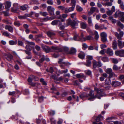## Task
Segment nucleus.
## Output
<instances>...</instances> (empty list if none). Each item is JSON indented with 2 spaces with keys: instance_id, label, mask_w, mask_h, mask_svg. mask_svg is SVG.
I'll use <instances>...</instances> for the list:
<instances>
[{
  "instance_id": "obj_23",
  "label": "nucleus",
  "mask_w": 124,
  "mask_h": 124,
  "mask_svg": "<svg viewBox=\"0 0 124 124\" xmlns=\"http://www.w3.org/2000/svg\"><path fill=\"white\" fill-rule=\"evenodd\" d=\"M115 16H124V13L118 10L116 12L115 14Z\"/></svg>"
},
{
  "instance_id": "obj_52",
  "label": "nucleus",
  "mask_w": 124,
  "mask_h": 124,
  "mask_svg": "<svg viewBox=\"0 0 124 124\" xmlns=\"http://www.w3.org/2000/svg\"><path fill=\"white\" fill-rule=\"evenodd\" d=\"M68 71V70L67 69H66L65 70H62V71L60 70L59 71V73L60 74H62L63 73H66Z\"/></svg>"
},
{
  "instance_id": "obj_13",
  "label": "nucleus",
  "mask_w": 124,
  "mask_h": 124,
  "mask_svg": "<svg viewBox=\"0 0 124 124\" xmlns=\"http://www.w3.org/2000/svg\"><path fill=\"white\" fill-rule=\"evenodd\" d=\"M120 84V82L117 81H113L111 83V85L113 87H115L119 86Z\"/></svg>"
},
{
  "instance_id": "obj_61",
  "label": "nucleus",
  "mask_w": 124,
  "mask_h": 124,
  "mask_svg": "<svg viewBox=\"0 0 124 124\" xmlns=\"http://www.w3.org/2000/svg\"><path fill=\"white\" fill-rule=\"evenodd\" d=\"M119 95L124 100V93H119Z\"/></svg>"
},
{
  "instance_id": "obj_20",
  "label": "nucleus",
  "mask_w": 124,
  "mask_h": 124,
  "mask_svg": "<svg viewBox=\"0 0 124 124\" xmlns=\"http://www.w3.org/2000/svg\"><path fill=\"white\" fill-rule=\"evenodd\" d=\"M107 53L109 56H112L113 55V52L112 50L110 48L107 49Z\"/></svg>"
},
{
  "instance_id": "obj_35",
  "label": "nucleus",
  "mask_w": 124,
  "mask_h": 124,
  "mask_svg": "<svg viewBox=\"0 0 124 124\" xmlns=\"http://www.w3.org/2000/svg\"><path fill=\"white\" fill-rule=\"evenodd\" d=\"M94 35H95V39L96 40H97L99 37V35L98 32L97 31H95L94 32Z\"/></svg>"
},
{
  "instance_id": "obj_62",
  "label": "nucleus",
  "mask_w": 124,
  "mask_h": 124,
  "mask_svg": "<svg viewBox=\"0 0 124 124\" xmlns=\"http://www.w3.org/2000/svg\"><path fill=\"white\" fill-rule=\"evenodd\" d=\"M25 48L27 51H31V48L29 46L27 45L26 46Z\"/></svg>"
},
{
  "instance_id": "obj_57",
  "label": "nucleus",
  "mask_w": 124,
  "mask_h": 124,
  "mask_svg": "<svg viewBox=\"0 0 124 124\" xmlns=\"http://www.w3.org/2000/svg\"><path fill=\"white\" fill-rule=\"evenodd\" d=\"M87 60H91L93 59V57L92 56L87 55L86 56Z\"/></svg>"
},
{
  "instance_id": "obj_40",
  "label": "nucleus",
  "mask_w": 124,
  "mask_h": 124,
  "mask_svg": "<svg viewBox=\"0 0 124 124\" xmlns=\"http://www.w3.org/2000/svg\"><path fill=\"white\" fill-rule=\"evenodd\" d=\"M117 25L119 26L121 29H123L124 28V26L123 24L121 23L120 22H118L117 23Z\"/></svg>"
},
{
  "instance_id": "obj_47",
  "label": "nucleus",
  "mask_w": 124,
  "mask_h": 124,
  "mask_svg": "<svg viewBox=\"0 0 124 124\" xmlns=\"http://www.w3.org/2000/svg\"><path fill=\"white\" fill-rule=\"evenodd\" d=\"M113 13V12L110 10H108L106 12L108 16H110Z\"/></svg>"
},
{
  "instance_id": "obj_6",
  "label": "nucleus",
  "mask_w": 124,
  "mask_h": 124,
  "mask_svg": "<svg viewBox=\"0 0 124 124\" xmlns=\"http://www.w3.org/2000/svg\"><path fill=\"white\" fill-rule=\"evenodd\" d=\"M115 54L117 56H119L120 57H124V50H121L116 51L115 52Z\"/></svg>"
},
{
  "instance_id": "obj_53",
  "label": "nucleus",
  "mask_w": 124,
  "mask_h": 124,
  "mask_svg": "<svg viewBox=\"0 0 124 124\" xmlns=\"http://www.w3.org/2000/svg\"><path fill=\"white\" fill-rule=\"evenodd\" d=\"M14 25L16 26H19L20 25V24L19 22L18 21H16L14 22Z\"/></svg>"
},
{
  "instance_id": "obj_22",
  "label": "nucleus",
  "mask_w": 124,
  "mask_h": 124,
  "mask_svg": "<svg viewBox=\"0 0 124 124\" xmlns=\"http://www.w3.org/2000/svg\"><path fill=\"white\" fill-rule=\"evenodd\" d=\"M121 40H117V44L119 48H122L123 47V43Z\"/></svg>"
},
{
  "instance_id": "obj_46",
  "label": "nucleus",
  "mask_w": 124,
  "mask_h": 124,
  "mask_svg": "<svg viewBox=\"0 0 124 124\" xmlns=\"http://www.w3.org/2000/svg\"><path fill=\"white\" fill-rule=\"evenodd\" d=\"M39 15H42V16H46L47 14V13L46 12H40L39 13Z\"/></svg>"
},
{
  "instance_id": "obj_37",
  "label": "nucleus",
  "mask_w": 124,
  "mask_h": 124,
  "mask_svg": "<svg viewBox=\"0 0 124 124\" xmlns=\"http://www.w3.org/2000/svg\"><path fill=\"white\" fill-rule=\"evenodd\" d=\"M108 19L109 20H111L112 23H115L116 22V20L115 19H113V17L112 16H110L108 18Z\"/></svg>"
},
{
  "instance_id": "obj_26",
  "label": "nucleus",
  "mask_w": 124,
  "mask_h": 124,
  "mask_svg": "<svg viewBox=\"0 0 124 124\" xmlns=\"http://www.w3.org/2000/svg\"><path fill=\"white\" fill-rule=\"evenodd\" d=\"M103 117L101 114L99 115L96 118L95 120L96 122H98L100 121L101 119H103Z\"/></svg>"
},
{
  "instance_id": "obj_36",
  "label": "nucleus",
  "mask_w": 124,
  "mask_h": 124,
  "mask_svg": "<svg viewBox=\"0 0 124 124\" xmlns=\"http://www.w3.org/2000/svg\"><path fill=\"white\" fill-rule=\"evenodd\" d=\"M115 34L118 40H122V37L118 33L116 32L115 33Z\"/></svg>"
},
{
  "instance_id": "obj_55",
  "label": "nucleus",
  "mask_w": 124,
  "mask_h": 124,
  "mask_svg": "<svg viewBox=\"0 0 124 124\" xmlns=\"http://www.w3.org/2000/svg\"><path fill=\"white\" fill-rule=\"evenodd\" d=\"M63 59H60L59 60V61H58V63L60 64H64L65 63V62L63 61Z\"/></svg>"
},
{
  "instance_id": "obj_29",
  "label": "nucleus",
  "mask_w": 124,
  "mask_h": 124,
  "mask_svg": "<svg viewBox=\"0 0 124 124\" xmlns=\"http://www.w3.org/2000/svg\"><path fill=\"white\" fill-rule=\"evenodd\" d=\"M76 52V49L73 48H72L70 50V54H74Z\"/></svg>"
},
{
  "instance_id": "obj_54",
  "label": "nucleus",
  "mask_w": 124,
  "mask_h": 124,
  "mask_svg": "<svg viewBox=\"0 0 124 124\" xmlns=\"http://www.w3.org/2000/svg\"><path fill=\"white\" fill-rule=\"evenodd\" d=\"M85 73L88 75H90L91 74V72L90 70H87L85 71Z\"/></svg>"
},
{
  "instance_id": "obj_11",
  "label": "nucleus",
  "mask_w": 124,
  "mask_h": 124,
  "mask_svg": "<svg viewBox=\"0 0 124 124\" xmlns=\"http://www.w3.org/2000/svg\"><path fill=\"white\" fill-rule=\"evenodd\" d=\"M92 35H89L86 36L85 38H83L82 39V41H85L86 40H91L93 39V38L92 36Z\"/></svg>"
},
{
  "instance_id": "obj_8",
  "label": "nucleus",
  "mask_w": 124,
  "mask_h": 124,
  "mask_svg": "<svg viewBox=\"0 0 124 124\" xmlns=\"http://www.w3.org/2000/svg\"><path fill=\"white\" fill-rule=\"evenodd\" d=\"M81 36L82 38V39H80L78 35V34H75L74 37L73 39L77 41H82V39L84 37V35L83 33H82L81 34Z\"/></svg>"
},
{
  "instance_id": "obj_12",
  "label": "nucleus",
  "mask_w": 124,
  "mask_h": 124,
  "mask_svg": "<svg viewBox=\"0 0 124 124\" xmlns=\"http://www.w3.org/2000/svg\"><path fill=\"white\" fill-rule=\"evenodd\" d=\"M4 5L5 6V8L8 10L11 6V3L8 1H6L4 3Z\"/></svg>"
},
{
  "instance_id": "obj_7",
  "label": "nucleus",
  "mask_w": 124,
  "mask_h": 124,
  "mask_svg": "<svg viewBox=\"0 0 124 124\" xmlns=\"http://www.w3.org/2000/svg\"><path fill=\"white\" fill-rule=\"evenodd\" d=\"M54 8L51 6H48L47 8V10L49 12L51 16H54Z\"/></svg>"
},
{
  "instance_id": "obj_14",
  "label": "nucleus",
  "mask_w": 124,
  "mask_h": 124,
  "mask_svg": "<svg viewBox=\"0 0 124 124\" xmlns=\"http://www.w3.org/2000/svg\"><path fill=\"white\" fill-rule=\"evenodd\" d=\"M85 56V54L83 52H80L78 54V57L82 59H84Z\"/></svg>"
},
{
  "instance_id": "obj_41",
  "label": "nucleus",
  "mask_w": 124,
  "mask_h": 124,
  "mask_svg": "<svg viewBox=\"0 0 124 124\" xmlns=\"http://www.w3.org/2000/svg\"><path fill=\"white\" fill-rule=\"evenodd\" d=\"M102 4L105 6H110L112 5V4L111 2H107L104 4L103 3Z\"/></svg>"
},
{
  "instance_id": "obj_3",
  "label": "nucleus",
  "mask_w": 124,
  "mask_h": 124,
  "mask_svg": "<svg viewBox=\"0 0 124 124\" xmlns=\"http://www.w3.org/2000/svg\"><path fill=\"white\" fill-rule=\"evenodd\" d=\"M112 70L111 68H108L105 70L106 72L109 74V77L111 78L113 76L117 77V76L116 75L115 73L112 72Z\"/></svg>"
},
{
  "instance_id": "obj_31",
  "label": "nucleus",
  "mask_w": 124,
  "mask_h": 124,
  "mask_svg": "<svg viewBox=\"0 0 124 124\" xmlns=\"http://www.w3.org/2000/svg\"><path fill=\"white\" fill-rule=\"evenodd\" d=\"M17 40H16L15 41L11 40L9 41V43L11 45H15L17 44Z\"/></svg>"
},
{
  "instance_id": "obj_56",
  "label": "nucleus",
  "mask_w": 124,
  "mask_h": 124,
  "mask_svg": "<svg viewBox=\"0 0 124 124\" xmlns=\"http://www.w3.org/2000/svg\"><path fill=\"white\" fill-rule=\"evenodd\" d=\"M18 44L19 46H24L23 43L20 40H19L18 42Z\"/></svg>"
},
{
  "instance_id": "obj_24",
  "label": "nucleus",
  "mask_w": 124,
  "mask_h": 124,
  "mask_svg": "<svg viewBox=\"0 0 124 124\" xmlns=\"http://www.w3.org/2000/svg\"><path fill=\"white\" fill-rule=\"evenodd\" d=\"M29 7L28 5L25 4L23 6H20V9L23 10H25L27 9V8H28Z\"/></svg>"
},
{
  "instance_id": "obj_34",
  "label": "nucleus",
  "mask_w": 124,
  "mask_h": 124,
  "mask_svg": "<svg viewBox=\"0 0 124 124\" xmlns=\"http://www.w3.org/2000/svg\"><path fill=\"white\" fill-rule=\"evenodd\" d=\"M112 62L114 64L117 63L118 62V59L115 58H112L111 59Z\"/></svg>"
},
{
  "instance_id": "obj_17",
  "label": "nucleus",
  "mask_w": 124,
  "mask_h": 124,
  "mask_svg": "<svg viewBox=\"0 0 124 124\" xmlns=\"http://www.w3.org/2000/svg\"><path fill=\"white\" fill-rule=\"evenodd\" d=\"M112 44L113 49L114 50L117 49V43L116 40H114L113 41Z\"/></svg>"
},
{
  "instance_id": "obj_15",
  "label": "nucleus",
  "mask_w": 124,
  "mask_h": 124,
  "mask_svg": "<svg viewBox=\"0 0 124 124\" xmlns=\"http://www.w3.org/2000/svg\"><path fill=\"white\" fill-rule=\"evenodd\" d=\"M40 57L41 59L39 60V61L40 63H42L45 60V56L44 55H42L40 54L38 55Z\"/></svg>"
},
{
  "instance_id": "obj_32",
  "label": "nucleus",
  "mask_w": 124,
  "mask_h": 124,
  "mask_svg": "<svg viewBox=\"0 0 124 124\" xmlns=\"http://www.w3.org/2000/svg\"><path fill=\"white\" fill-rule=\"evenodd\" d=\"M76 77L77 78H82L84 77V75L82 73H80L77 74Z\"/></svg>"
},
{
  "instance_id": "obj_43",
  "label": "nucleus",
  "mask_w": 124,
  "mask_h": 124,
  "mask_svg": "<svg viewBox=\"0 0 124 124\" xmlns=\"http://www.w3.org/2000/svg\"><path fill=\"white\" fill-rule=\"evenodd\" d=\"M91 61L89 60H86V63L85 65L87 66H91Z\"/></svg>"
},
{
  "instance_id": "obj_18",
  "label": "nucleus",
  "mask_w": 124,
  "mask_h": 124,
  "mask_svg": "<svg viewBox=\"0 0 124 124\" xmlns=\"http://www.w3.org/2000/svg\"><path fill=\"white\" fill-rule=\"evenodd\" d=\"M64 32L60 31L59 32L60 35L62 37L64 38H65V37L66 38H67L68 37V36L66 33H64Z\"/></svg>"
},
{
  "instance_id": "obj_58",
  "label": "nucleus",
  "mask_w": 124,
  "mask_h": 124,
  "mask_svg": "<svg viewBox=\"0 0 124 124\" xmlns=\"http://www.w3.org/2000/svg\"><path fill=\"white\" fill-rule=\"evenodd\" d=\"M119 19L122 22H124V16H119Z\"/></svg>"
},
{
  "instance_id": "obj_45",
  "label": "nucleus",
  "mask_w": 124,
  "mask_h": 124,
  "mask_svg": "<svg viewBox=\"0 0 124 124\" xmlns=\"http://www.w3.org/2000/svg\"><path fill=\"white\" fill-rule=\"evenodd\" d=\"M35 45V44L33 42H30L28 41L27 42V45L29 46L30 45L34 46Z\"/></svg>"
},
{
  "instance_id": "obj_63",
  "label": "nucleus",
  "mask_w": 124,
  "mask_h": 124,
  "mask_svg": "<svg viewBox=\"0 0 124 124\" xmlns=\"http://www.w3.org/2000/svg\"><path fill=\"white\" fill-rule=\"evenodd\" d=\"M49 115L51 116H53L55 114V112L53 111H51L49 112Z\"/></svg>"
},
{
  "instance_id": "obj_21",
  "label": "nucleus",
  "mask_w": 124,
  "mask_h": 124,
  "mask_svg": "<svg viewBox=\"0 0 124 124\" xmlns=\"http://www.w3.org/2000/svg\"><path fill=\"white\" fill-rule=\"evenodd\" d=\"M51 49L52 51H51V52H58L60 51L59 48L57 47L52 46Z\"/></svg>"
},
{
  "instance_id": "obj_38",
  "label": "nucleus",
  "mask_w": 124,
  "mask_h": 124,
  "mask_svg": "<svg viewBox=\"0 0 124 124\" xmlns=\"http://www.w3.org/2000/svg\"><path fill=\"white\" fill-rule=\"evenodd\" d=\"M88 97V96L86 94V93H82L81 94L79 95L80 97L82 99H83V98L85 97Z\"/></svg>"
},
{
  "instance_id": "obj_2",
  "label": "nucleus",
  "mask_w": 124,
  "mask_h": 124,
  "mask_svg": "<svg viewBox=\"0 0 124 124\" xmlns=\"http://www.w3.org/2000/svg\"><path fill=\"white\" fill-rule=\"evenodd\" d=\"M79 23V21L76 19H75L73 21L69 20L67 22L68 25H71L72 28L74 29L77 28L76 26L78 25Z\"/></svg>"
},
{
  "instance_id": "obj_48",
  "label": "nucleus",
  "mask_w": 124,
  "mask_h": 124,
  "mask_svg": "<svg viewBox=\"0 0 124 124\" xmlns=\"http://www.w3.org/2000/svg\"><path fill=\"white\" fill-rule=\"evenodd\" d=\"M87 31L90 35L92 36L94 35L93 32L90 29H88Z\"/></svg>"
},
{
  "instance_id": "obj_4",
  "label": "nucleus",
  "mask_w": 124,
  "mask_h": 124,
  "mask_svg": "<svg viewBox=\"0 0 124 124\" xmlns=\"http://www.w3.org/2000/svg\"><path fill=\"white\" fill-rule=\"evenodd\" d=\"M93 62V67L94 68H95L97 67H101L102 65L101 62L100 61L97 62L95 60H94Z\"/></svg>"
},
{
  "instance_id": "obj_49",
  "label": "nucleus",
  "mask_w": 124,
  "mask_h": 124,
  "mask_svg": "<svg viewBox=\"0 0 124 124\" xmlns=\"http://www.w3.org/2000/svg\"><path fill=\"white\" fill-rule=\"evenodd\" d=\"M47 3L48 4L52 5L53 4V1L51 0H47Z\"/></svg>"
},
{
  "instance_id": "obj_50",
  "label": "nucleus",
  "mask_w": 124,
  "mask_h": 124,
  "mask_svg": "<svg viewBox=\"0 0 124 124\" xmlns=\"http://www.w3.org/2000/svg\"><path fill=\"white\" fill-rule=\"evenodd\" d=\"M76 0H71V4H72V6H73V7H75L76 5Z\"/></svg>"
},
{
  "instance_id": "obj_64",
  "label": "nucleus",
  "mask_w": 124,
  "mask_h": 124,
  "mask_svg": "<svg viewBox=\"0 0 124 124\" xmlns=\"http://www.w3.org/2000/svg\"><path fill=\"white\" fill-rule=\"evenodd\" d=\"M26 16H18L19 19H25L26 18Z\"/></svg>"
},
{
  "instance_id": "obj_27",
  "label": "nucleus",
  "mask_w": 124,
  "mask_h": 124,
  "mask_svg": "<svg viewBox=\"0 0 124 124\" xmlns=\"http://www.w3.org/2000/svg\"><path fill=\"white\" fill-rule=\"evenodd\" d=\"M13 56L10 54H8L7 55L6 57L7 60L8 61H10L13 58Z\"/></svg>"
},
{
  "instance_id": "obj_44",
  "label": "nucleus",
  "mask_w": 124,
  "mask_h": 124,
  "mask_svg": "<svg viewBox=\"0 0 124 124\" xmlns=\"http://www.w3.org/2000/svg\"><path fill=\"white\" fill-rule=\"evenodd\" d=\"M111 84V81L110 79L108 80H106L105 82V84L106 85H109Z\"/></svg>"
},
{
  "instance_id": "obj_5",
  "label": "nucleus",
  "mask_w": 124,
  "mask_h": 124,
  "mask_svg": "<svg viewBox=\"0 0 124 124\" xmlns=\"http://www.w3.org/2000/svg\"><path fill=\"white\" fill-rule=\"evenodd\" d=\"M13 7L11 8V11L14 13H17L19 8V6L18 4L17 3H15L13 5Z\"/></svg>"
},
{
  "instance_id": "obj_60",
  "label": "nucleus",
  "mask_w": 124,
  "mask_h": 124,
  "mask_svg": "<svg viewBox=\"0 0 124 124\" xmlns=\"http://www.w3.org/2000/svg\"><path fill=\"white\" fill-rule=\"evenodd\" d=\"M58 21L55 20L53 21L51 23V24L53 25H56L57 24Z\"/></svg>"
},
{
  "instance_id": "obj_25",
  "label": "nucleus",
  "mask_w": 124,
  "mask_h": 124,
  "mask_svg": "<svg viewBox=\"0 0 124 124\" xmlns=\"http://www.w3.org/2000/svg\"><path fill=\"white\" fill-rule=\"evenodd\" d=\"M112 69L114 70L117 71L120 69L121 67L118 66L116 64H114L113 65Z\"/></svg>"
},
{
  "instance_id": "obj_19",
  "label": "nucleus",
  "mask_w": 124,
  "mask_h": 124,
  "mask_svg": "<svg viewBox=\"0 0 124 124\" xmlns=\"http://www.w3.org/2000/svg\"><path fill=\"white\" fill-rule=\"evenodd\" d=\"M67 16H57V18L59 19L58 21L63 22L64 21L65 18Z\"/></svg>"
},
{
  "instance_id": "obj_9",
  "label": "nucleus",
  "mask_w": 124,
  "mask_h": 124,
  "mask_svg": "<svg viewBox=\"0 0 124 124\" xmlns=\"http://www.w3.org/2000/svg\"><path fill=\"white\" fill-rule=\"evenodd\" d=\"M101 36L102 41L105 42L106 41L107 34L106 33L104 32L101 33Z\"/></svg>"
},
{
  "instance_id": "obj_10",
  "label": "nucleus",
  "mask_w": 124,
  "mask_h": 124,
  "mask_svg": "<svg viewBox=\"0 0 124 124\" xmlns=\"http://www.w3.org/2000/svg\"><path fill=\"white\" fill-rule=\"evenodd\" d=\"M42 47L43 50L47 53H49L51 51H52L49 47L45 45H42Z\"/></svg>"
},
{
  "instance_id": "obj_39",
  "label": "nucleus",
  "mask_w": 124,
  "mask_h": 124,
  "mask_svg": "<svg viewBox=\"0 0 124 124\" xmlns=\"http://www.w3.org/2000/svg\"><path fill=\"white\" fill-rule=\"evenodd\" d=\"M76 9L79 12H81L83 10V8L80 6L77 5L76 6Z\"/></svg>"
},
{
  "instance_id": "obj_51",
  "label": "nucleus",
  "mask_w": 124,
  "mask_h": 124,
  "mask_svg": "<svg viewBox=\"0 0 124 124\" xmlns=\"http://www.w3.org/2000/svg\"><path fill=\"white\" fill-rule=\"evenodd\" d=\"M101 60L104 62H105L108 61V58L106 57H103L102 58Z\"/></svg>"
},
{
  "instance_id": "obj_59",
  "label": "nucleus",
  "mask_w": 124,
  "mask_h": 124,
  "mask_svg": "<svg viewBox=\"0 0 124 124\" xmlns=\"http://www.w3.org/2000/svg\"><path fill=\"white\" fill-rule=\"evenodd\" d=\"M16 92L15 91L10 92H9L8 94L10 95L14 96Z\"/></svg>"
},
{
  "instance_id": "obj_33",
  "label": "nucleus",
  "mask_w": 124,
  "mask_h": 124,
  "mask_svg": "<svg viewBox=\"0 0 124 124\" xmlns=\"http://www.w3.org/2000/svg\"><path fill=\"white\" fill-rule=\"evenodd\" d=\"M95 7L91 8L90 9V11L88 13L89 15H91L93 12L95 11Z\"/></svg>"
},
{
  "instance_id": "obj_16",
  "label": "nucleus",
  "mask_w": 124,
  "mask_h": 124,
  "mask_svg": "<svg viewBox=\"0 0 124 124\" xmlns=\"http://www.w3.org/2000/svg\"><path fill=\"white\" fill-rule=\"evenodd\" d=\"M5 29L6 30H8L11 32H13V28L11 26L6 25L5 26Z\"/></svg>"
},
{
  "instance_id": "obj_28",
  "label": "nucleus",
  "mask_w": 124,
  "mask_h": 124,
  "mask_svg": "<svg viewBox=\"0 0 124 124\" xmlns=\"http://www.w3.org/2000/svg\"><path fill=\"white\" fill-rule=\"evenodd\" d=\"M47 35L49 37H51L52 36H54L55 35V33L53 32L49 31L47 33Z\"/></svg>"
},
{
  "instance_id": "obj_42",
  "label": "nucleus",
  "mask_w": 124,
  "mask_h": 124,
  "mask_svg": "<svg viewBox=\"0 0 124 124\" xmlns=\"http://www.w3.org/2000/svg\"><path fill=\"white\" fill-rule=\"evenodd\" d=\"M0 15H4V16H8V13L7 11L0 12Z\"/></svg>"
},
{
  "instance_id": "obj_30",
  "label": "nucleus",
  "mask_w": 124,
  "mask_h": 124,
  "mask_svg": "<svg viewBox=\"0 0 124 124\" xmlns=\"http://www.w3.org/2000/svg\"><path fill=\"white\" fill-rule=\"evenodd\" d=\"M81 28L83 29H85L87 25L86 23L83 22H81L80 23Z\"/></svg>"
},
{
  "instance_id": "obj_1",
  "label": "nucleus",
  "mask_w": 124,
  "mask_h": 124,
  "mask_svg": "<svg viewBox=\"0 0 124 124\" xmlns=\"http://www.w3.org/2000/svg\"><path fill=\"white\" fill-rule=\"evenodd\" d=\"M94 89L96 91V94L95 96L93 91H90L88 94V96L90 97L88 99V100L93 101V99L96 98L100 99L101 97L104 95V93H103L102 90L101 89H98L97 88H95Z\"/></svg>"
}]
</instances>
